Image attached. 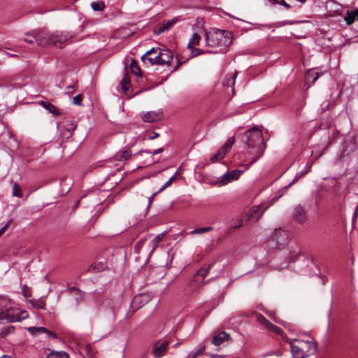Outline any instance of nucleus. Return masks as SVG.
Here are the masks:
<instances>
[{"instance_id":"obj_1","label":"nucleus","mask_w":358,"mask_h":358,"mask_svg":"<svg viewBox=\"0 0 358 358\" xmlns=\"http://www.w3.org/2000/svg\"><path fill=\"white\" fill-rule=\"evenodd\" d=\"M245 136L246 138L245 145L248 147L247 155H255L251 158L248 164L243 165L247 169L263 155L266 144L263 140L262 131L257 126L247 130L245 133Z\"/></svg>"},{"instance_id":"obj_2","label":"nucleus","mask_w":358,"mask_h":358,"mask_svg":"<svg viewBox=\"0 0 358 358\" xmlns=\"http://www.w3.org/2000/svg\"><path fill=\"white\" fill-rule=\"evenodd\" d=\"M205 38L206 46L220 48V51L215 52H222L231 43L232 33L229 31L216 29L206 32Z\"/></svg>"},{"instance_id":"obj_3","label":"nucleus","mask_w":358,"mask_h":358,"mask_svg":"<svg viewBox=\"0 0 358 358\" xmlns=\"http://www.w3.org/2000/svg\"><path fill=\"white\" fill-rule=\"evenodd\" d=\"M28 315L26 310L10 306L0 313V323L20 322L28 317Z\"/></svg>"},{"instance_id":"obj_4","label":"nucleus","mask_w":358,"mask_h":358,"mask_svg":"<svg viewBox=\"0 0 358 358\" xmlns=\"http://www.w3.org/2000/svg\"><path fill=\"white\" fill-rule=\"evenodd\" d=\"M307 343L303 340L294 339L290 342L291 352L293 358H306L308 352L306 350Z\"/></svg>"},{"instance_id":"obj_5","label":"nucleus","mask_w":358,"mask_h":358,"mask_svg":"<svg viewBox=\"0 0 358 358\" xmlns=\"http://www.w3.org/2000/svg\"><path fill=\"white\" fill-rule=\"evenodd\" d=\"M36 43L39 46L48 47L52 45V34L48 30L41 29L36 30Z\"/></svg>"},{"instance_id":"obj_6","label":"nucleus","mask_w":358,"mask_h":358,"mask_svg":"<svg viewBox=\"0 0 358 358\" xmlns=\"http://www.w3.org/2000/svg\"><path fill=\"white\" fill-rule=\"evenodd\" d=\"M256 320L259 322L264 329L269 332L275 333L277 335H282L283 330L279 327L270 322L264 315L260 313H255Z\"/></svg>"},{"instance_id":"obj_7","label":"nucleus","mask_w":358,"mask_h":358,"mask_svg":"<svg viewBox=\"0 0 358 358\" xmlns=\"http://www.w3.org/2000/svg\"><path fill=\"white\" fill-rule=\"evenodd\" d=\"M234 142V136H232L227 139V141L225 142L223 146L220 148L217 153L213 155L210 157L211 162L215 163L219 162L220 159H223L225 157L226 154L231 149Z\"/></svg>"},{"instance_id":"obj_8","label":"nucleus","mask_w":358,"mask_h":358,"mask_svg":"<svg viewBox=\"0 0 358 358\" xmlns=\"http://www.w3.org/2000/svg\"><path fill=\"white\" fill-rule=\"evenodd\" d=\"M244 170L235 169L223 174L217 182L220 185H226L232 181L238 180Z\"/></svg>"},{"instance_id":"obj_9","label":"nucleus","mask_w":358,"mask_h":358,"mask_svg":"<svg viewBox=\"0 0 358 358\" xmlns=\"http://www.w3.org/2000/svg\"><path fill=\"white\" fill-rule=\"evenodd\" d=\"M179 21V17H175L171 20H164L156 25L154 32L157 35H160L163 32L171 29Z\"/></svg>"},{"instance_id":"obj_10","label":"nucleus","mask_w":358,"mask_h":358,"mask_svg":"<svg viewBox=\"0 0 358 358\" xmlns=\"http://www.w3.org/2000/svg\"><path fill=\"white\" fill-rule=\"evenodd\" d=\"M210 266L201 267L198 270L196 273L193 276L192 282L189 283V286L199 287L203 284V280L209 272Z\"/></svg>"},{"instance_id":"obj_11","label":"nucleus","mask_w":358,"mask_h":358,"mask_svg":"<svg viewBox=\"0 0 358 358\" xmlns=\"http://www.w3.org/2000/svg\"><path fill=\"white\" fill-rule=\"evenodd\" d=\"M158 51L159 48H153L150 49V50L147 51L145 54H144L141 59L143 62H145V61H148L149 63L152 65L157 64L160 65L159 62V57H158Z\"/></svg>"},{"instance_id":"obj_12","label":"nucleus","mask_w":358,"mask_h":358,"mask_svg":"<svg viewBox=\"0 0 358 358\" xmlns=\"http://www.w3.org/2000/svg\"><path fill=\"white\" fill-rule=\"evenodd\" d=\"M170 342L169 340H164L162 342H156L152 348V353L155 357L159 358L163 357L166 352L167 348Z\"/></svg>"},{"instance_id":"obj_13","label":"nucleus","mask_w":358,"mask_h":358,"mask_svg":"<svg viewBox=\"0 0 358 358\" xmlns=\"http://www.w3.org/2000/svg\"><path fill=\"white\" fill-rule=\"evenodd\" d=\"M145 122H155L162 119L163 112L162 110L148 111L141 115Z\"/></svg>"},{"instance_id":"obj_14","label":"nucleus","mask_w":358,"mask_h":358,"mask_svg":"<svg viewBox=\"0 0 358 358\" xmlns=\"http://www.w3.org/2000/svg\"><path fill=\"white\" fill-rule=\"evenodd\" d=\"M152 298V296L148 293H142L134 297L131 302V306L136 308L143 306L148 303Z\"/></svg>"},{"instance_id":"obj_15","label":"nucleus","mask_w":358,"mask_h":358,"mask_svg":"<svg viewBox=\"0 0 358 358\" xmlns=\"http://www.w3.org/2000/svg\"><path fill=\"white\" fill-rule=\"evenodd\" d=\"M108 267L106 260L102 257H98L97 259L92 264L87 268L91 273H98L106 270Z\"/></svg>"},{"instance_id":"obj_16","label":"nucleus","mask_w":358,"mask_h":358,"mask_svg":"<svg viewBox=\"0 0 358 358\" xmlns=\"http://www.w3.org/2000/svg\"><path fill=\"white\" fill-rule=\"evenodd\" d=\"M292 217L296 222L300 224H303L306 221V211L301 205H297L294 207Z\"/></svg>"},{"instance_id":"obj_17","label":"nucleus","mask_w":358,"mask_h":358,"mask_svg":"<svg viewBox=\"0 0 358 358\" xmlns=\"http://www.w3.org/2000/svg\"><path fill=\"white\" fill-rule=\"evenodd\" d=\"M158 57L160 65L169 64L173 59V54L169 50L159 48Z\"/></svg>"},{"instance_id":"obj_18","label":"nucleus","mask_w":358,"mask_h":358,"mask_svg":"<svg viewBox=\"0 0 358 358\" xmlns=\"http://www.w3.org/2000/svg\"><path fill=\"white\" fill-rule=\"evenodd\" d=\"M52 45H58L62 48V45L64 44L70 38V36L66 34L57 32L52 34Z\"/></svg>"},{"instance_id":"obj_19","label":"nucleus","mask_w":358,"mask_h":358,"mask_svg":"<svg viewBox=\"0 0 358 358\" xmlns=\"http://www.w3.org/2000/svg\"><path fill=\"white\" fill-rule=\"evenodd\" d=\"M272 238L275 240L276 243L278 245H281L285 243L287 239V234L285 231L281 230H275L272 234Z\"/></svg>"},{"instance_id":"obj_20","label":"nucleus","mask_w":358,"mask_h":358,"mask_svg":"<svg viewBox=\"0 0 358 358\" xmlns=\"http://www.w3.org/2000/svg\"><path fill=\"white\" fill-rule=\"evenodd\" d=\"M28 331L30 334H31L32 335H34V336L45 333L48 335L49 338H50V337H52L54 338H57L55 334L50 331L46 328L42 327H31L28 328Z\"/></svg>"},{"instance_id":"obj_21","label":"nucleus","mask_w":358,"mask_h":358,"mask_svg":"<svg viewBox=\"0 0 358 358\" xmlns=\"http://www.w3.org/2000/svg\"><path fill=\"white\" fill-rule=\"evenodd\" d=\"M230 339L229 334L225 331H221L218 334L213 336L212 339V343L215 345H220L225 341H229Z\"/></svg>"},{"instance_id":"obj_22","label":"nucleus","mask_w":358,"mask_h":358,"mask_svg":"<svg viewBox=\"0 0 358 358\" xmlns=\"http://www.w3.org/2000/svg\"><path fill=\"white\" fill-rule=\"evenodd\" d=\"M236 76L237 73L236 71L227 73L223 80V85L233 87L235 84ZM232 91H234V88H232Z\"/></svg>"},{"instance_id":"obj_23","label":"nucleus","mask_w":358,"mask_h":358,"mask_svg":"<svg viewBox=\"0 0 358 358\" xmlns=\"http://www.w3.org/2000/svg\"><path fill=\"white\" fill-rule=\"evenodd\" d=\"M344 20L348 25L352 24L355 21L358 20V9L348 11Z\"/></svg>"},{"instance_id":"obj_24","label":"nucleus","mask_w":358,"mask_h":358,"mask_svg":"<svg viewBox=\"0 0 358 358\" xmlns=\"http://www.w3.org/2000/svg\"><path fill=\"white\" fill-rule=\"evenodd\" d=\"M39 103L41 106H42L44 108H45L47 110H48L50 113L53 114L54 115L57 116L61 114L59 111V109L50 103L41 101Z\"/></svg>"},{"instance_id":"obj_25","label":"nucleus","mask_w":358,"mask_h":358,"mask_svg":"<svg viewBox=\"0 0 358 358\" xmlns=\"http://www.w3.org/2000/svg\"><path fill=\"white\" fill-rule=\"evenodd\" d=\"M309 171H310V166L308 167L305 171H300L299 173H297L293 180L289 183L287 185H286L285 187H283V190L285 191L287 190L288 188H289L290 187H292L295 182H296L301 177H303L304 175H306V173H308Z\"/></svg>"},{"instance_id":"obj_26","label":"nucleus","mask_w":358,"mask_h":358,"mask_svg":"<svg viewBox=\"0 0 358 358\" xmlns=\"http://www.w3.org/2000/svg\"><path fill=\"white\" fill-rule=\"evenodd\" d=\"M163 238L164 234H160L155 237L152 240L149 241L148 244L150 245V248H152L150 252H152L157 248Z\"/></svg>"},{"instance_id":"obj_27","label":"nucleus","mask_w":358,"mask_h":358,"mask_svg":"<svg viewBox=\"0 0 358 358\" xmlns=\"http://www.w3.org/2000/svg\"><path fill=\"white\" fill-rule=\"evenodd\" d=\"M320 74L313 70L309 69L306 72V81L310 83H314L320 77Z\"/></svg>"},{"instance_id":"obj_28","label":"nucleus","mask_w":358,"mask_h":358,"mask_svg":"<svg viewBox=\"0 0 358 358\" xmlns=\"http://www.w3.org/2000/svg\"><path fill=\"white\" fill-rule=\"evenodd\" d=\"M131 154L129 150H121V151L118 152L115 156L116 159L120 160V161H121V160L127 161L131 158Z\"/></svg>"},{"instance_id":"obj_29","label":"nucleus","mask_w":358,"mask_h":358,"mask_svg":"<svg viewBox=\"0 0 358 358\" xmlns=\"http://www.w3.org/2000/svg\"><path fill=\"white\" fill-rule=\"evenodd\" d=\"M46 358H69V357L64 351H52L47 355Z\"/></svg>"},{"instance_id":"obj_30","label":"nucleus","mask_w":358,"mask_h":358,"mask_svg":"<svg viewBox=\"0 0 358 358\" xmlns=\"http://www.w3.org/2000/svg\"><path fill=\"white\" fill-rule=\"evenodd\" d=\"M150 235H148L145 238H143V239L136 243L135 245V252L137 254H139L141 252V249L143 248L144 245L148 242V239H150Z\"/></svg>"},{"instance_id":"obj_31","label":"nucleus","mask_w":358,"mask_h":358,"mask_svg":"<svg viewBox=\"0 0 358 358\" xmlns=\"http://www.w3.org/2000/svg\"><path fill=\"white\" fill-rule=\"evenodd\" d=\"M200 40H201L200 36L198 34L194 33L192 35V38L189 41L188 45H187L188 48H191L194 45H199Z\"/></svg>"},{"instance_id":"obj_32","label":"nucleus","mask_w":358,"mask_h":358,"mask_svg":"<svg viewBox=\"0 0 358 358\" xmlns=\"http://www.w3.org/2000/svg\"><path fill=\"white\" fill-rule=\"evenodd\" d=\"M12 184H13L12 195L13 196H16L17 198L22 197V192L21 187L16 182H12Z\"/></svg>"},{"instance_id":"obj_33","label":"nucleus","mask_w":358,"mask_h":358,"mask_svg":"<svg viewBox=\"0 0 358 358\" xmlns=\"http://www.w3.org/2000/svg\"><path fill=\"white\" fill-rule=\"evenodd\" d=\"M305 343L308 344L306 347V350L308 352V355L313 354L316 352L317 345L314 342L305 341Z\"/></svg>"},{"instance_id":"obj_34","label":"nucleus","mask_w":358,"mask_h":358,"mask_svg":"<svg viewBox=\"0 0 358 358\" xmlns=\"http://www.w3.org/2000/svg\"><path fill=\"white\" fill-rule=\"evenodd\" d=\"M91 7L95 11H102L105 8V4L103 1L92 2Z\"/></svg>"},{"instance_id":"obj_35","label":"nucleus","mask_w":358,"mask_h":358,"mask_svg":"<svg viewBox=\"0 0 358 358\" xmlns=\"http://www.w3.org/2000/svg\"><path fill=\"white\" fill-rule=\"evenodd\" d=\"M130 69L131 71L136 76H138L140 74L141 70L140 68L137 64V62L135 60H132L130 64Z\"/></svg>"},{"instance_id":"obj_36","label":"nucleus","mask_w":358,"mask_h":358,"mask_svg":"<svg viewBox=\"0 0 358 358\" xmlns=\"http://www.w3.org/2000/svg\"><path fill=\"white\" fill-rule=\"evenodd\" d=\"M10 301L9 299L3 297H0V313L4 310L6 308L10 306Z\"/></svg>"},{"instance_id":"obj_37","label":"nucleus","mask_w":358,"mask_h":358,"mask_svg":"<svg viewBox=\"0 0 358 358\" xmlns=\"http://www.w3.org/2000/svg\"><path fill=\"white\" fill-rule=\"evenodd\" d=\"M34 41H36V30L33 31L31 34H26V37L24 38L25 42L31 44Z\"/></svg>"},{"instance_id":"obj_38","label":"nucleus","mask_w":358,"mask_h":358,"mask_svg":"<svg viewBox=\"0 0 358 358\" xmlns=\"http://www.w3.org/2000/svg\"><path fill=\"white\" fill-rule=\"evenodd\" d=\"M122 89L124 92H127L129 90L130 82L129 78L125 76L121 81Z\"/></svg>"},{"instance_id":"obj_39","label":"nucleus","mask_w":358,"mask_h":358,"mask_svg":"<svg viewBox=\"0 0 358 358\" xmlns=\"http://www.w3.org/2000/svg\"><path fill=\"white\" fill-rule=\"evenodd\" d=\"M211 229H212V228H211V227H202V228H198V229H195L194 230L190 232V234H203V233L208 232V231H210Z\"/></svg>"},{"instance_id":"obj_40","label":"nucleus","mask_w":358,"mask_h":358,"mask_svg":"<svg viewBox=\"0 0 358 358\" xmlns=\"http://www.w3.org/2000/svg\"><path fill=\"white\" fill-rule=\"evenodd\" d=\"M23 296L26 298L31 296V290L27 285H24L22 289Z\"/></svg>"},{"instance_id":"obj_41","label":"nucleus","mask_w":358,"mask_h":358,"mask_svg":"<svg viewBox=\"0 0 358 358\" xmlns=\"http://www.w3.org/2000/svg\"><path fill=\"white\" fill-rule=\"evenodd\" d=\"M73 103L77 106L82 105V96L81 94H78L73 98Z\"/></svg>"},{"instance_id":"obj_42","label":"nucleus","mask_w":358,"mask_h":358,"mask_svg":"<svg viewBox=\"0 0 358 358\" xmlns=\"http://www.w3.org/2000/svg\"><path fill=\"white\" fill-rule=\"evenodd\" d=\"M175 178V176H173L157 192H162V190H164V189H166L167 187H169L171 182H173V180H174Z\"/></svg>"},{"instance_id":"obj_43","label":"nucleus","mask_w":358,"mask_h":358,"mask_svg":"<svg viewBox=\"0 0 358 358\" xmlns=\"http://www.w3.org/2000/svg\"><path fill=\"white\" fill-rule=\"evenodd\" d=\"M203 53V51L199 48H192L191 52L192 57H196Z\"/></svg>"},{"instance_id":"obj_44","label":"nucleus","mask_w":358,"mask_h":358,"mask_svg":"<svg viewBox=\"0 0 358 358\" xmlns=\"http://www.w3.org/2000/svg\"><path fill=\"white\" fill-rule=\"evenodd\" d=\"M273 1L275 3H279L287 9L290 8V5L287 3L284 0H273Z\"/></svg>"},{"instance_id":"obj_45","label":"nucleus","mask_w":358,"mask_h":358,"mask_svg":"<svg viewBox=\"0 0 358 358\" xmlns=\"http://www.w3.org/2000/svg\"><path fill=\"white\" fill-rule=\"evenodd\" d=\"M78 296L76 298L77 302H80L83 299L84 293L80 291V293H77Z\"/></svg>"},{"instance_id":"obj_46","label":"nucleus","mask_w":358,"mask_h":358,"mask_svg":"<svg viewBox=\"0 0 358 358\" xmlns=\"http://www.w3.org/2000/svg\"><path fill=\"white\" fill-rule=\"evenodd\" d=\"M204 351V348L199 349L192 356V357L196 358L198 356L202 355Z\"/></svg>"},{"instance_id":"obj_47","label":"nucleus","mask_w":358,"mask_h":358,"mask_svg":"<svg viewBox=\"0 0 358 358\" xmlns=\"http://www.w3.org/2000/svg\"><path fill=\"white\" fill-rule=\"evenodd\" d=\"M159 192H156L155 193H153L150 197H149V199H148V206H150L154 198L156 196V195L158 194Z\"/></svg>"},{"instance_id":"obj_48","label":"nucleus","mask_w":358,"mask_h":358,"mask_svg":"<svg viewBox=\"0 0 358 358\" xmlns=\"http://www.w3.org/2000/svg\"><path fill=\"white\" fill-rule=\"evenodd\" d=\"M158 136H159L158 133L152 132L149 135L148 138L150 140H153V139L157 138Z\"/></svg>"},{"instance_id":"obj_49","label":"nucleus","mask_w":358,"mask_h":358,"mask_svg":"<svg viewBox=\"0 0 358 358\" xmlns=\"http://www.w3.org/2000/svg\"><path fill=\"white\" fill-rule=\"evenodd\" d=\"M69 292L71 293L73 292H76V293H80V290L76 287H70L69 289H68Z\"/></svg>"},{"instance_id":"obj_50","label":"nucleus","mask_w":358,"mask_h":358,"mask_svg":"<svg viewBox=\"0 0 358 358\" xmlns=\"http://www.w3.org/2000/svg\"><path fill=\"white\" fill-rule=\"evenodd\" d=\"M163 150H164L163 148H158V149L155 150V151H153L152 154L155 155L161 153L162 152H163Z\"/></svg>"},{"instance_id":"obj_51","label":"nucleus","mask_w":358,"mask_h":358,"mask_svg":"<svg viewBox=\"0 0 358 358\" xmlns=\"http://www.w3.org/2000/svg\"><path fill=\"white\" fill-rule=\"evenodd\" d=\"M243 220H241L240 222H239V224H236V225H234L232 227L233 229H238L240 228L241 227L243 226Z\"/></svg>"},{"instance_id":"obj_52","label":"nucleus","mask_w":358,"mask_h":358,"mask_svg":"<svg viewBox=\"0 0 358 358\" xmlns=\"http://www.w3.org/2000/svg\"><path fill=\"white\" fill-rule=\"evenodd\" d=\"M45 303L43 301L38 302L37 307L38 308H41V309L45 308Z\"/></svg>"},{"instance_id":"obj_53","label":"nucleus","mask_w":358,"mask_h":358,"mask_svg":"<svg viewBox=\"0 0 358 358\" xmlns=\"http://www.w3.org/2000/svg\"><path fill=\"white\" fill-rule=\"evenodd\" d=\"M182 62H180L179 59H178V64L177 65L175 66V68L173 69V71L176 70L181 64H182Z\"/></svg>"},{"instance_id":"obj_54","label":"nucleus","mask_w":358,"mask_h":358,"mask_svg":"<svg viewBox=\"0 0 358 358\" xmlns=\"http://www.w3.org/2000/svg\"><path fill=\"white\" fill-rule=\"evenodd\" d=\"M350 145H351V147H352V148H351V150H352H352H355V146L354 143H353L352 141H350Z\"/></svg>"},{"instance_id":"obj_55","label":"nucleus","mask_w":358,"mask_h":358,"mask_svg":"<svg viewBox=\"0 0 358 358\" xmlns=\"http://www.w3.org/2000/svg\"><path fill=\"white\" fill-rule=\"evenodd\" d=\"M297 1L301 3H305L307 0H296Z\"/></svg>"},{"instance_id":"obj_56","label":"nucleus","mask_w":358,"mask_h":358,"mask_svg":"<svg viewBox=\"0 0 358 358\" xmlns=\"http://www.w3.org/2000/svg\"><path fill=\"white\" fill-rule=\"evenodd\" d=\"M1 358H10V357H6V356H3V357H1Z\"/></svg>"},{"instance_id":"obj_57","label":"nucleus","mask_w":358,"mask_h":358,"mask_svg":"<svg viewBox=\"0 0 358 358\" xmlns=\"http://www.w3.org/2000/svg\"><path fill=\"white\" fill-rule=\"evenodd\" d=\"M191 358H194V357H191Z\"/></svg>"}]
</instances>
